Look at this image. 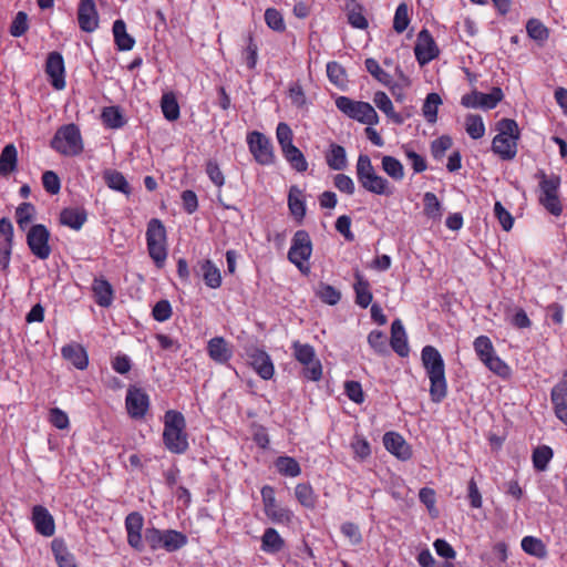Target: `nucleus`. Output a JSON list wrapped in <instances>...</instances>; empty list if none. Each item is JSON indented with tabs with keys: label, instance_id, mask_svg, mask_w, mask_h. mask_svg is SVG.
Listing matches in <instances>:
<instances>
[{
	"label": "nucleus",
	"instance_id": "f257e3e1",
	"mask_svg": "<svg viewBox=\"0 0 567 567\" xmlns=\"http://www.w3.org/2000/svg\"><path fill=\"white\" fill-rule=\"evenodd\" d=\"M422 364L430 379V396L434 403L442 402L447 395L444 360L436 348L425 346L421 352Z\"/></svg>",
	"mask_w": 567,
	"mask_h": 567
},
{
	"label": "nucleus",
	"instance_id": "f03ea898",
	"mask_svg": "<svg viewBox=\"0 0 567 567\" xmlns=\"http://www.w3.org/2000/svg\"><path fill=\"white\" fill-rule=\"evenodd\" d=\"M163 443L174 454H184L188 450V435L184 415L175 410L166 411L164 415Z\"/></svg>",
	"mask_w": 567,
	"mask_h": 567
},
{
	"label": "nucleus",
	"instance_id": "7ed1b4c3",
	"mask_svg": "<svg viewBox=\"0 0 567 567\" xmlns=\"http://www.w3.org/2000/svg\"><path fill=\"white\" fill-rule=\"evenodd\" d=\"M355 174L358 182L367 192L375 195L392 194L389 181L375 172L367 154L359 155L355 165Z\"/></svg>",
	"mask_w": 567,
	"mask_h": 567
},
{
	"label": "nucleus",
	"instance_id": "20e7f679",
	"mask_svg": "<svg viewBox=\"0 0 567 567\" xmlns=\"http://www.w3.org/2000/svg\"><path fill=\"white\" fill-rule=\"evenodd\" d=\"M497 126L498 134L493 138L492 150L502 159H513L517 153L518 125L514 120L503 118Z\"/></svg>",
	"mask_w": 567,
	"mask_h": 567
},
{
	"label": "nucleus",
	"instance_id": "39448f33",
	"mask_svg": "<svg viewBox=\"0 0 567 567\" xmlns=\"http://www.w3.org/2000/svg\"><path fill=\"white\" fill-rule=\"evenodd\" d=\"M51 147L64 156H76L83 151L81 132L75 124L61 126L51 141Z\"/></svg>",
	"mask_w": 567,
	"mask_h": 567
},
{
	"label": "nucleus",
	"instance_id": "423d86ee",
	"mask_svg": "<svg viewBox=\"0 0 567 567\" xmlns=\"http://www.w3.org/2000/svg\"><path fill=\"white\" fill-rule=\"evenodd\" d=\"M537 177L539 178V203L551 215L560 216L563 213V205L558 197L560 177L556 175L548 176L543 171L537 174Z\"/></svg>",
	"mask_w": 567,
	"mask_h": 567
},
{
	"label": "nucleus",
	"instance_id": "0eeeda50",
	"mask_svg": "<svg viewBox=\"0 0 567 567\" xmlns=\"http://www.w3.org/2000/svg\"><path fill=\"white\" fill-rule=\"evenodd\" d=\"M147 250L157 267H162L167 257L166 229L163 223L153 218L146 229Z\"/></svg>",
	"mask_w": 567,
	"mask_h": 567
},
{
	"label": "nucleus",
	"instance_id": "6e6552de",
	"mask_svg": "<svg viewBox=\"0 0 567 567\" xmlns=\"http://www.w3.org/2000/svg\"><path fill=\"white\" fill-rule=\"evenodd\" d=\"M336 105L343 114L365 125H377L379 115L368 102L353 101L347 96H339Z\"/></svg>",
	"mask_w": 567,
	"mask_h": 567
},
{
	"label": "nucleus",
	"instance_id": "1a4fd4ad",
	"mask_svg": "<svg viewBox=\"0 0 567 567\" xmlns=\"http://www.w3.org/2000/svg\"><path fill=\"white\" fill-rule=\"evenodd\" d=\"M293 357L303 365V375L308 380L319 381L322 377L321 362L316 358L312 346L295 341L292 343Z\"/></svg>",
	"mask_w": 567,
	"mask_h": 567
},
{
	"label": "nucleus",
	"instance_id": "9d476101",
	"mask_svg": "<svg viewBox=\"0 0 567 567\" xmlns=\"http://www.w3.org/2000/svg\"><path fill=\"white\" fill-rule=\"evenodd\" d=\"M312 254V243L306 230H297L292 237L291 246L288 251V259L300 271L307 272L309 267L305 265Z\"/></svg>",
	"mask_w": 567,
	"mask_h": 567
},
{
	"label": "nucleus",
	"instance_id": "9b49d317",
	"mask_svg": "<svg viewBox=\"0 0 567 567\" xmlns=\"http://www.w3.org/2000/svg\"><path fill=\"white\" fill-rule=\"evenodd\" d=\"M261 498L266 516L275 524H289L292 520V512L277 504L275 489L269 485L261 488Z\"/></svg>",
	"mask_w": 567,
	"mask_h": 567
},
{
	"label": "nucleus",
	"instance_id": "f8f14e48",
	"mask_svg": "<svg viewBox=\"0 0 567 567\" xmlns=\"http://www.w3.org/2000/svg\"><path fill=\"white\" fill-rule=\"evenodd\" d=\"M247 144L254 158L260 165H270L275 161L271 141L262 133L254 131L247 136Z\"/></svg>",
	"mask_w": 567,
	"mask_h": 567
},
{
	"label": "nucleus",
	"instance_id": "ddd939ff",
	"mask_svg": "<svg viewBox=\"0 0 567 567\" xmlns=\"http://www.w3.org/2000/svg\"><path fill=\"white\" fill-rule=\"evenodd\" d=\"M50 233L44 225H33L27 234V244L31 252L41 260H45L51 255L49 245Z\"/></svg>",
	"mask_w": 567,
	"mask_h": 567
},
{
	"label": "nucleus",
	"instance_id": "4468645a",
	"mask_svg": "<svg viewBox=\"0 0 567 567\" xmlns=\"http://www.w3.org/2000/svg\"><path fill=\"white\" fill-rule=\"evenodd\" d=\"M503 99V92L499 87H493L491 93H482L478 91H472L465 94L461 99V104L467 109H494L498 102Z\"/></svg>",
	"mask_w": 567,
	"mask_h": 567
},
{
	"label": "nucleus",
	"instance_id": "2eb2a0df",
	"mask_svg": "<svg viewBox=\"0 0 567 567\" xmlns=\"http://www.w3.org/2000/svg\"><path fill=\"white\" fill-rule=\"evenodd\" d=\"M246 357L249 365L261 379L270 380L274 377L275 367L269 354L265 350L257 347L247 348Z\"/></svg>",
	"mask_w": 567,
	"mask_h": 567
},
{
	"label": "nucleus",
	"instance_id": "dca6fc26",
	"mask_svg": "<svg viewBox=\"0 0 567 567\" xmlns=\"http://www.w3.org/2000/svg\"><path fill=\"white\" fill-rule=\"evenodd\" d=\"M125 405L131 417L142 419L150 408V398L143 389L132 385L127 390Z\"/></svg>",
	"mask_w": 567,
	"mask_h": 567
},
{
	"label": "nucleus",
	"instance_id": "f3484780",
	"mask_svg": "<svg viewBox=\"0 0 567 567\" xmlns=\"http://www.w3.org/2000/svg\"><path fill=\"white\" fill-rule=\"evenodd\" d=\"M76 16L83 32L92 33L99 28L100 19L94 0H80Z\"/></svg>",
	"mask_w": 567,
	"mask_h": 567
},
{
	"label": "nucleus",
	"instance_id": "a211bd4d",
	"mask_svg": "<svg viewBox=\"0 0 567 567\" xmlns=\"http://www.w3.org/2000/svg\"><path fill=\"white\" fill-rule=\"evenodd\" d=\"M414 53L417 62L424 65L435 59L439 54V49L434 42L433 37L429 30L423 29L417 34Z\"/></svg>",
	"mask_w": 567,
	"mask_h": 567
},
{
	"label": "nucleus",
	"instance_id": "6ab92c4d",
	"mask_svg": "<svg viewBox=\"0 0 567 567\" xmlns=\"http://www.w3.org/2000/svg\"><path fill=\"white\" fill-rule=\"evenodd\" d=\"M144 525V518L138 512L130 513L125 518V529L127 533V543L134 549L142 551L144 549V543L142 538V529Z\"/></svg>",
	"mask_w": 567,
	"mask_h": 567
},
{
	"label": "nucleus",
	"instance_id": "aec40b11",
	"mask_svg": "<svg viewBox=\"0 0 567 567\" xmlns=\"http://www.w3.org/2000/svg\"><path fill=\"white\" fill-rule=\"evenodd\" d=\"M64 71V61L62 55L59 52L49 53L45 72L50 78L52 86L56 90L65 87Z\"/></svg>",
	"mask_w": 567,
	"mask_h": 567
},
{
	"label": "nucleus",
	"instance_id": "412c9836",
	"mask_svg": "<svg viewBox=\"0 0 567 567\" xmlns=\"http://www.w3.org/2000/svg\"><path fill=\"white\" fill-rule=\"evenodd\" d=\"M207 353L214 362L226 364L233 358L234 351L231 344L225 338L215 337L207 343Z\"/></svg>",
	"mask_w": 567,
	"mask_h": 567
},
{
	"label": "nucleus",
	"instance_id": "4be33fe9",
	"mask_svg": "<svg viewBox=\"0 0 567 567\" xmlns=\"http://www.w3.org/2000/svg\"><path fill=\"white\" fill-rule=\"evenodd\" d=\"M32 523L35 530L45 537L52 536L55 532L53 516L42 505H35L32 508Z\"/></svg>",
	"mask_w": 567,
	"mask_h": 567
},
{
	"label": "nucleus",
	"instance_id": "5701e85b",
	"mask_svg": "<svg viewBox=\"0 0 567 567\" xmlns=\"http://www.w3.org/2000/svg\"><path fill=\"white\" fill-rule=\"evenodd\" d=\"M385 449L400 460H409L412 455L410 445L395 432H388L383 436Z\"/></svg>",
	"mask_w": 567,
	"mask_h": 567
},
{
	"label": "nucleus",
	"instance_id": "b1692460",
	"mask_svg": "<svg viewBox=\"0 0 567 567\" xmlns=\"http://www.w3.org/2000/svg\"><path fill=\"white\" fill-rule=\"evenodd\" d=\"M195 271L202 276L205 285L212 289L221 286V275L219 268L209 259L198 261Z\"/></svg>",
	"mask_w": 567,
	"mask_h": 567
},
{
	"label": "nucleus",
	"instance_id": "393cba45",
	"mask_svg": "<svg viewBox=\"0 0 567 567\" xmlns=\"http://www.w3.org/2000/svg\"><path fill=\"white\" fill-rule=\"evenodd\" d=\"M390 344L400 357H406L410 352L406 333L400 319H395L391 324Z\"/></svg>",
	"mask_w": 567,
	"mask_h": 567
},
{
	"label": "nucleus",
	"instance_id": "a878e982",
	"mask_svg": "<svg viewBox=\"0 0 567 567\" xmlns=\"http://www.w3.org/2000/svg\"><path fill=\"white\" fill-rule=\"evenodd\" d=\"M92 290L94 293L95 302L100 307L107 308L112 305L114 299V290L112 285L106 279L103 277L95 278L92 285Z\"/></svg>",
	"mask_w": 567,
	"mask_h": 567
},
{
	"label": "nucleus",
	"instance_id": "bb28decb",
	"mask_svg": "<svg viewBox=\"0 0 567 567\" xmlns=\"http://www.w3.org/2000/svg\"><path fill=\"white\" fill-rule=\"evenodd\" d=\"M62 357L71 362L76 369L84 370L89 364L85 349L79 343H70L62 348Z\"/></svg>",
	"mask_w": 567,
	"mask_h": 567
},
{
	"label": "nucleus",
	"instance_id": "cd10ccee",
	"mask_svg": "<svg viewBox=\"0 0 567 567\" xmlns=\"http://www.w3.org/2000/svg\"><path fill=\"white\" fill-rule=\"evenodd\" d=\"M550 396L556 416L567 425V385H555Z\"/></svg>",
	"mask_w": 567,
	"mask_h": 567
},
{
	"label": "nucleus",
	"instance_id": "c85d7f7f",
	"mask_svg": "<svg viewBox=\"0 0 567 567\" xmlns=\"http://www.w3.org/2000/svg\"><path fill=\"white\" fill-rule=\"evenodd\" d=\"M355 282L353 289L355 292V303L361 308H367L372 301V292L369 281L361 275L359 270L354 272Z\"/></svg>",
	"mask_w": 567,
	"mask_h": 567
},
{
	"label": "nucleus",
	"instance_id": "c756f323",
	"mask_svg": "<svg viewBox=\"0 0 567 567\" xmlns=\"http://www.w3.org/2000/svg\"><path fill=\"white\" fill-rule=\"evenodd\" d=\"M285 547V539L272 528H266L261 537V550L267 554H277Z\"/></svg>",
	"mask_w": 567,
	"mask_h": 567
},
{
	"label": "nucleus",
	"instance_id": "7c9ffc66",
	"mask_svg": "<svg viewBox=\"0 0 567 567\" xmlns=\"http://www.w3.org/2000/svg\"><path fill=\"white\" fill-rule=\"evenodd\" d=\"M18 152L13 144H8L3 147L0 154V175L3 177L9 176L17 169Z\"/></svg>",
	"mask_w": 567,
	"mask_h": 567
},
{
	"label": "nucleus",
	"instance_id": "2f4dec72",
	"mask_svg": "<svg viewBox=\"0 0 567 567\" xmlns=\"http://www.w3.org/2000/svg\"><path fill=\"white\" fill-rule=\"evenodd\" d=\"M112 31L114 42L120 51H128L133 49L135 40L126 32V24L123 20H115Z\"/></svg>",
	"mask_w": 567,
	"mask_h": 567
},
{
	"label": "nucleus",
	"instance_id": "473e14b6",
	"mask_svg": "<svg viewBox=\"0 0 567 567\" xmlns=\"http://www.w3.org/2000/svg\"><path fill=\"white\" fill-rule=\"evenodd\" d=\"M373 102L375 106L383 112L390 120H392L396 124H402L404 118L394 111L392 101L390 97L382 91H378L373 95Z\"/></svg>",
	"mask_w": 567,
	"mask_h": 567
},
{
	"label": "nucleus",
	"instance_id": "72a5a7b5",
	"mask_svg": "<svg viewBox=\"0 0 567 567\" xmlns=\"http://www.w3.org/2000/svg\"><path fill=\"white\" fill-rule=\"evenodd\" d=\"M326 162L331 169L342 171L347 167V154L343 146L332 143L326 154Z\"/></svg>",
	"mask_w": 567,
	"mask_h": 567
},
{
	"label": "nucleus",
	"instance_id": "f704fd0d",
	"mask_svg": "<svg viewBox=\"0 0 567 567\" xmlns=\"http://www.w3.org/2000/svg\"><path fill=\"white\" fill-rule=\"evenodd\" d=\"M295 496L300 505L309 509H313L318 502V496L309 483L297 484L295 487Z\"/></svg>",
	"mask_w": 567,
	"mask_h": 567
},
{
	"label": "nucleus",
	"instance_id": "c9c22d12",
	"mask_svg": "<svg viewBox=\"0 0 567 567\" xmlns=\"http://www.w3.org/2000/svg\"><path fill=\"white\" fill-rule=\"evenodd\" d=\"M103 178L111 189L121 192L125 195L131 194V187L121 172L107 169L104 172Z\"/></svg>",
	"mask_w": 567,
	"mask_h": 567
},
{
	"label": "nucleus",
	"instance_id": "e433bc0d",
	"mask_svg": "<svg viewBox=\"0 0 567 567\" xmlns=\"http://www.w3.org/2000/svg\"><path fill=\"white\" fill-rule=\"evenodd\" d=\"M288 206L290 213L298 219L306 215V207L302 200V192L297 186H291L288 195Z\"/></svg>",
	"mask_w": 567,
	"mask_h": 567
},
{
	"label": "nucleus",
	"instance_id": "4c0bfd02",
	"mask_svg": "<svg viewBox=\"0 0 567 567\" xmlns=\"http://www.w3.org/2000/svg\"><path fill=\"white\" fill-rule=\"evenodd\" d=\"M282 154L287 162L295 168L297 172H306L308 168V163L299 148H297L293 144L288 147H285Z\"/></svg>",
	"mask_w": 567,
	"mask_h": 567
},
{
	"label": "nucleus",
	"instance_id": "58836bf2",
	"mask_svg": "<svg viewBox=\"0 0 567 567\" xmlns=\"http://www.w3.org/2000/svg\"><path fill=\"white\" fill-rule=\"evenodd\" d=\"M61 223L75 230L80 229L86 220V215L83 210L76 208H65L61 213Z\"/></svg>",
	"mask_w": 567,
	"mask_h": 567
},
{
	"label": "nucleus",
	"instance_id": "ea45409f",
	"mask_svg": "<svg viewBox=\"0 0 567 567\" xmlns=\"http://www.w3.org/2000/svg\"><path fill=\"white\" fill-rule=\"evenodd\" d=\"M277 471L285 476L297 477L301 473L299 463L290 456H279L275 462Z\"/></svg>",
	"mask_w": 567,
	"mask_h": 567
},
{
	"label": "nucleus",
	"instance_id": "a19ab883",
	"mask_svg": "<svg viewBox=\"0 0 567 567\" xmlns=\"http://www.w3.org/2000/svg\"><path fill=\"white\" fill-rule=\"evenodd\" d=\"M553 455H554V452H553L551 447H549L547 445L537 446L533 451V455H532L533 465H534L535 470H537L539 472L546 471L548 467V463L553 458Z\"/></svg>",
	"mask_w": 567,
	"mask_h": 567
},
{
	"label": "nucleus",
	"instance_id": "79ce46f5",
	"mask_svg": "<svg viewBox=\"0 0 567 567\" xmlns=\"http://www.w3.org/2000/svg\"><path fill=\"white\" fill-rule=\"evenodd\" d=\"M187 543V537L177 530L167 529L164 530V549L166 551H176Z\"/></svg>",
	"mask_w": 567,
	"mask_h": 567
},
{
	"label": "nucleus",
	"instance_id": "37998d69",
	"mask_svg": "<svg viewBox=\"0 0 567 567\" xmlns=\"http://www.w3.org/2000/svg\"><path fill=\"white\" fill-rule=\"evenodd\" d=\"M382 169L394 181H401L404 177V167L402 163L390 155L382 157Z\"/></svg>",
	"mask_w": 567,
	"mask_h": 567
},
{
	"label": "nucleus",
	"instance_id": "c03bdc74",
	"mask_svg": "<svg viewBox=\"0 0 567 567\" xmlns=\"http://www.w3.org/2000/svg\"><path fill=\"white\" fill-rule=\"evenodd\" d=\"M161 107L166 120L176 121L179 117V105L173 93H165L162 96Z\"/></svg>",
	"mask_w": 567,
	"mask_h": 567
},
{
	"label": "nucleus",
	"instance_id": "a18cd8bd",
	"mask_svg": "<svg viewBox=\"0 0 567 567\" xmlns=\"http://www.w3.org/2000/svg\"><path fill=\"white\" fill-rule=\"evenodd\" d=\"M442 100L437 93H430L423 104L422 112L429 123H435L437 118V109Z\"/></svg>",
	"mask_w": 567,
	"mask_h": 567
},
{
	"label": "nucleus",
	"instance_id": "49530a36",
	"mask_svg": "<svg viewBox=\"0 0 567 567\" xmlns=\"http://www.w3.org/2000/svg\"><path fill=\"white\" fill-rule=\"evenodd\" d=\"M466 133L474 140H478L485 134L483 118L477 114H468L465 117Z\"/></svg>",
	"mask_w": 567,
	"mask_h": 567
},
{
	"label": "nucleus",
	"instance_id": "de8ad7c7",
	"mask_svg": "<svg viewBox=\"0 0 567 567\" xmlns=\"http://www.w3.org/2000/svg\"><path fill=\"white\" fill-rule=\"evenodd\" d=\"M317 296L327 305L334 306L341 299V292L333 286L324 282L318 285Z\"/></svg>",
	"mask_w": 567,
	"mask_h": 567
},
{
	"label": "nucleus",
	"instance_id": "09e8293b",
	"mask_svg": "<svg viewBox=\"0 0 567 567\" xmlns=\"http://www.w3.org/2000/svg\"><path fill=\"white\" fill-rule=\"evenodd\" d=\"M52 551L54 553L59 567H76L73 555L68 553L62 543L53 540Z\"/></svg>",
	"mask_w": 567,
	"mask_h": 567
},
{
	"label": "nucleus",
	"instance_id": "8fccbe9b",
	"mask_svg": "<svg viewBox=\"0 0 567 567\" xmlns=\"http://www.w3.org/2000/svg\"><path fill=\"white\" fill-rule=\"evenodd\" d=\"M522 548L525 553L538 558L546 555V547L543 542L533 536H526L522 539Z\"/></svg>",
	"mask_w": 567,
	"mask_h": 567
},
{
	"label": "nucleus",
	"instance_id": "3c124183",
	"mask_svg": "<svg viewBox=\"0 0 567 567\" xmlns=\"http://www.w3.org/2000/svg\"><path fill=\"white\" fill-rule=\"evenodd\" d=\"M474 350L482 362L486 361V358L492 357L495 353L491 339L486 336H480L474 340Z\"/></svg>",
	"mask_w": 567,
	"mask_h": 567
},
{
	"label": "nucleus",
	"instance_id": "603ef678",
	"mask_svg": "<svg viewBox=\"0 0 567 567\" xmlns=\"http://www.w3.org/2000/svg\"><path fill=\"white\" fill-rule=\"evenodd\" d=\"M424 214L432 219H440L442 216L441 204L434 193L427 192L423 197Z\"/></svg>",
	"mask_w": 567,
	"mask_h": 567
},
{
	"label": "nucleus",
	"instance_id": "864d4df0",
	"mask_svg": "<svg viewBox=\"0 0 567 567\" xmlns=\"http://www.w3.org/2000/svg\"><path fill=\"white\" fill-rule=\"evenodd\" d=\"M410 23L409 7L406 3H400L395 10L393 19V29L398 33L406 30Z\"/></svg>",
	"mask_w": 567,
	"mask_h": 567
},
{
	"label": "nucleus",
	"instance_id": "5fc2aeb1",
	"mask_svg": "<svg viewBox=\"0 0 567 567\" xmlns=\"http://www.w3.org/2000/svg\"><path fill=\"white\" fill-rule=\"evenodd\" d=\"M34 206L31 203H22L16 209V218L20 229L24 230L32 221Z\"/></svg>",
	"mask_w": 567,
	"mask_h": 567
},
{
	"label": "nucleus",
	"instance_id": "6e6d98bb",
	"mask_svg": "<svg viewBox=\"0 0 567 567\" xmlns=\"http://www.w3.org/2000/svg\"><path fill=\"white\" fill-rule=\"evenodd\" d=\"M103 123L111 128H118L124 125V120L118 107L109 106L102 112Z\"/></svg>",
	"mask_w": 567,
	"mask_h": 567
},
{
	"label": "nucleus",
	"instance_id": "4d7b16f0",
	"mask_svg": "<svg viewBox=\"0 0 567 567\" xmlns=\"http://www.w3.org/2000/svg\"><path fill=\"white\" fill-rule=\"evenodd\" d=\"M526 31L536 41L543 42L548 38V29L537 19L528 20Z\"/></svg>",
	"mask_w": 567,
	"mask_h": 567
},
{
	"label": "nucleus",
	"instance_id": "13d9d810",
	"mask_svg": "<svg viewBox=\"0 0 567 567\" xmlns=\"http://www.w3.org/2000/svg\"><path fill=\"white\" fill-rule=\"evenodd\" d=\"M368 343L379 354H385L389 352L386 336L379 330H373L369 333Z\"/></svg>",
	"mask_w": 567,
	"mask_h": 567
},
{
	"label": "nucleus",
	"instance_id": "bf43d9fd",
	"mask_svg": "<svg viewBox=\"0 0 567 567\" xmlns=\"http://www.w3.org/2000/svg\"><path fill=\"white\" fill-rule=\"evenodd\" d=\"M483 363L487 369L502 378L509 375V367L495 353L492 357L486 358V361Z\"/></svg>",
	"mask_w": 567,
	"mask_h": 567
},
{
	"label": "nucleus",
	"instance_id": "052dcab7",
	"mask_svg": "<svg viewBox=\"0 0 567 567\" xmlns=\"http://www.w3.org/2000/svg\"><path fill=\"white\" fill-rule=\"evenodd\" d=\"M28 29V14L23 11H19L10 25V34L18 38L23 35Z\"/></svg>",
	"mask_w": 567,
	"mask_h": 567
},
{
	"label": "nucleus",
	"instance_id": "680f3d73",
	"mask_svg": "<svg viewBox=\"0 0 567 567\" xmlns=\"http://www.w3.org/2000/svg\"><path fill=\"white\" fill-rule=\"evenodd\" d=\"M365 69L367 71L375 78L379 82L383 84H389L391 76L386 73L378 63L377 60L369 58L365 60Z\"/></svg>",
	"mask_w": 567,
	"mask_h": 567
},
{
	"label": "nucleus",
	"instance_id": "e2e57ef3",
	"mask_svg": "<svg viewBox=\"0 0 567 567\" xmlns=\"http://www.w3.org/2000/svg\"><path fill=\"white\" fill-rule=\"evenodd\" d=\"M494 214L505 231L512 229L514 218L512 214L499 202H496L494 205Z\"/></svg>",
	"mask_w": 567,
	"mask_h": 567
},
{
	"label": "nucleus",
	"instance_id": "0e129e2a",
	"mask_svg": "<svg viewBox=\"0 0 567 567\" xmlns=\"http://www.w3.org/2000/svg\"><path fill=\"white\" fill-rule=\"evenodd\" d=\"M43 188L51 195H55L60 192L61 182L59 176L53 171H47L42 175Z\"/></svg>",
	"mask_w": 567,
	"mask_h": 567
},
{
	"label": "nucleus",
	"instance_id": "69168bd1",
	"mask_svg": "<svg viewBox=\"0 0 567 567\" xmlns=\"http://www.w3.org/2000/svg\"><path fill=\"white\" fill-rule=\"evenodd\" d=\"M145 542L148 544L152 550H156L164 547V530H159L155 527L147 528L145 530Z\"/></svg>",
	"mask_w": 567,
	"mask_h": 567
},
{
	"label": "nucleus",
	"instance_id": "338daca9",
	"mask_svg": "<svg viewBox=\"0 0 567 567\" xmlns=\"http://www.w3.org/2000/svg\"><path fill=\"white\" fill-rule=\"evenodd\" d=\"M153 318L158 322L168 320L172 316V306L168 300H159L152 310Z\"/></svg>",
	"mask_w": 567,
	"mask_h": 567
},
{
	"label": "nucleus",
	"instance_id": "774afa93",
	"mask_svg": "<svg viewBox=\"0 0 567 567\" xmlns=\"http://www.w3.org/2000/svg\"><path fill=\"white\" fill-rule=\"evenodd\" d=\"M265 21L267 25L275 31H282L285 29L282 16L276 9L269 8L266 10Z\"/></svg>",
	"mask_w": 567,
	"mask_h": 567
}]
</instances>
